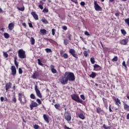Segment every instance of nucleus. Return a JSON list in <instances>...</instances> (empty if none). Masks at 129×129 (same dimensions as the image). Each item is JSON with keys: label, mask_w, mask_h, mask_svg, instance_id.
Listing matches in <instances>:
<instances>
[{"label": "nucleus", "mask_w": 129, "mask_h": 129, "mask_svg": "<svg viewBox=\"0 0 129 129\" xmlns=\"http://www.w3.org/2000/svg\"><path fill=\"white\" fill-rule=\"evenodd\" d=\"M18 100L20 101V103L22 105H24L27 103V99H26V96L24 95V94H22V93L18 94Z\"/></svg>", "instance_id": "f257e3e1"}, {"label": "nucleus", "mask_w": 129, "mask_h": 129, "mask_svg": "<svg viewBox=\"0 0 129 129\" xmlns=\"http://www.w3.org/2000/svg\"><path fill=\"white\" fill-rule=\"evenodd\" d=\"M65 77H67L68 81H74L75 80V76L73 73H66Z\"/></svg>", "instance_id": "f03ea898"}, {"label": "nucleus", "mask_w": 129, "mask_h": 129, "mask_svg": "<svg viewBox=\"0 0 129 129\" xmlns=\"http://www.w3.org/2000/svg\"><path fill=\"white\" fill-rule=\"evenodd\" d=\"M71 96L73 100L76 101V102H78V103H82V102H83L82 100L80 99V98H79V96H78V95L77 94H72Z\"/></svg>", "instance_id": "7ed1b4c3"}, {"label": "nucleus", "mask_w": 129, "mask_h": 129, "mask_svg": "<svg viewBox=\"0 0 129 129\" xmlns=\"http://www.w3.org/2000/svg\"><path fill=\"white\" fill-rule=\"evenodd\" d=\"M18 56L20 59H25L26 58V51L23 50L22 49L18 50Z\"/></svg>", "instance_id": "20e7f679"}, {"label": "nucleus", "mask_w": 129, "mask_h": 129, "mask_svg": "<svg viewBox=\"0 0 129 129\" xmlns=\"http://www.w3.org/2000/svg\"><path fill=\"white\" fill-rule=\"evenodd\" d=\"M59 82L62 84V85H65V84H67V83H68V80L67 77L66 76L65 77V75L64 77H61L59 78Z\"/></svg>", "instance_id": "39448f33"}, {"label": "nucleus", "mask_w": 129, "mask_h": 129, "mask_svg": "<svg viewBox=\"0 0 129 129\" xmlns=\"http://www.w3.org/2000/svg\"><path fill=\"white\" fill-rule=\"evenodd\" d=\"M69 53L72 55V56H73V57H74V58H76V59H78V55L76 54V51L74 49H70Z\"/></svg>", "instance_id": "423d86ee"}, {"label": "nucleus", "mask_w": 129, "mask_h": 129, "mask_svg": "<svg viewBox=\"0 0 129 129\" xmlns=\"http://www.w3.org/2000/svg\"><path fill=\"white\" fill-rule=\"evenodd\" d=\"M64 118L67 121H71V113L67 112L64 113Z\"/></svg>", "instance_id": "0eeeda50"}, {"label": "nucleus", "mask_w": 129, "mask_h": 129, "mask_svg": "<svg viewBox=\"0 0 129 129\" xmlns=\"http://www.w3.org/2000/svg\"><path fill=\"white\" fill-rule=\"evenodd\" d=\"M94 8L95 11H97V12L102 11V8H101L100 6L98 5V4H97V2L96 1H94Z\"/></svg>", "instance_id": "6e6552de"}, {"label": "nucleus", "mask_w": 129, "mask_h": 129, "mask_svg": "<svg viewBox=\"0 0 129 129\" xmlns=\"http://www.w3.org/2000/svg\"><path fill=\"white\" fill-rule=\"evenodd\" d=\"M35 90L36 93V95L38 96V97H39V98H42V94H41V92H40V90L38 89V86H35Z\"/></svg>", "instance_id": "1a4fd4ad"}, {"label": "nucleus", "mask_w": 129, "mask_h": 129, "mask_svg": "<svg viewBox=\"0 0 129 129\" xmlns=\"http://www.w3.org/2000/svg\"><path fill=\"white\" fill-rule=\"evenodd\" d=\"M11 72L12 75L13 76H15V75L17 74V69H16V67H15V66H12L11 67Z\"/></svg>", "instance_id": "9d476101"}, {"label": "nucleus", "mask_w": 129, "mask_h": 129, "mask_svg": "<svg viewBox=\"0 0 129 129\" xmlns=\"http://www.w3.org/2000/svg\"><path fill=\"white\" fill-rule=\"evenodd\" d=\"M5 88L6 92H8V91H9V89H10V88H12V83H11V82L7 83L6 84Z\"/></svg>", "instance_id": "9b49d317"}, {"label": "nucleus", "mask_w": 129, "mask_h": 129, "mask_svg": "<svg viewBox=\"0 0 129 129\" xmlns=\"http://www.w3.org/2000/svg\"><path fill=\"white\" fill-rule=\"evenodd\" d=\"M128 42V39H122L119 41V43L120 44H121V45H126V44H127Z\"/></svg>", "instance_id": "f8f14e48"}, {"label": "nucleus", "mask_w": 129, "mask_h": 129, "mask_svg": "<svg viewBox=\"0 0 129 129\" xmlns=\"http://www.w3.org/2000/svg\"><path fill=\"white\" fill-rule=\"evenodd\" d=\"M60 54L61 57H62V58H64V59H68V54H67V53L63 54V50H61L60 51Z\"/></svg>", "instance_id": "ddd939ff"}, {"label": "nucleus", "mask_w": 129, "mask_h": 129, "mask_svg": "<svg viewBox=\"0 0 129 129\" xmlns=\"http://www.w3.org/2000/svg\"><path fill=\"white\" fill-rule=\"evenodd\" d=\"M43 117L46 122H47V123H49V122H50V121L49 120V116L48 115L44 114Z\"/></svg>", "instance_id": "4468645a"}, {"label": "nucleus", "mask_w": 129, "mask_h": 129, "mask_svg": "<svg viewBox=\"0 0 129 129\" xmlns=\"http://www.w3.org/2000/svg\"><path fill=\"white\" fill-rule=\"evenodd\" d=\"M94 70H95V71H99V70H101V67L97 64H95L94 65Z\"/></svg>", "instance_id": "2eb2a0df"}, {"label": "nucleus", "mask_w": 129, "mask_h": 129, "mask_svg": "<svg viewBox=\"0 0 129 129\" xmlns=\"http://www.w3.org/2000/svg\"><path fill=\"white\" fill-rule=\"evenodd\" d=\"M37 106H38V104L37 103L33 102L31 103V104L30 105L31 110H33V108H34V107H37Z\"/></svg>", "instance_id": "dca6fc26"}, {"label": "nucleus", "mask_w": 129, "mask_h": 129, "mask_svg": "<svg viewBox=\"0 0 129 129\" xmlns=\"http://www.w3.org/2000/svg\"><path fill=\"white\" fill-rule=\"evenodd\" d=\"M31 15L33 16L34 19H35L36 20H39V17L38 15L36 14V12H32Z\"/></svg>", "instance_id": "f3484780"}, {"label": "nucleus", "mask_w": 129, "mask_h": 129, "mask_svg": "<svg viewBox=\"0 0 129 129\" xmlns=\"http://www.w3.org/2000/svg\"><path fill=\"white\" fill-rule=\"evenodd\" d=\"M15 27V24L13 23H11L8 25V29L10 31H13L14 27Z\"/></svg>", "instance_id": "a211bd4d"}, {"label": "nucleus", "mask_w": 129, "mask_h": 129, "mask_svg": "<svg viewBox=\"0 0 129 129\" xmlns=\"http://www.w3.org/2000/svg\"><path fill=\"white\" fill-rule=\"evenodd\" d=\"M39 77V73L35 72L32 76L33 79H37Z\"/></svg>", "instance_id": "6ab92c4d"}, {"label": "nucleus", "mask_w": 129, "mask_h": 129, "mask_svg": "<svg viewBox=\"0 0 129 129\" xmlns=\"http://www.w3.org/2000/svg\"><path fill=\"white\" fill-rule=\"evenodd\" d=\"M50 69L51 70V72H52L53 74L57 73V70L55 69L54 66L51 65Z\"/></svg>", "instance_id": "aec40b11"}, {"label": "nucleus", "mask_w": 129, "mask_h": 129, "mask_svg": "<svg viewBox=\"0 0 129 129\" xmlns=\"http://www.w3.org/2000/svg\"><path fill=\"white\" fill-rule=\"evenodd\" d=\"M124 109L127 111H129V106L125 103H123Z\"/></svg>", "instance_id": "412c9836"}, {"label": "nucleus", "mask_w": 129, "mask_h": 129, "mask_svg": "<svg viewBox=\"0 0 129 129\" xmlns=\"http://www.w3.org/2000/svg\"><path fill=\"white\" fill-rule=\"evenodd\" d=\"M54 107L58 110H61V106L59 104H56L54 105Z\"/></svg>", "instance_id": "4be33fe9"}, {"label": "nucleus", "mask_w": 129, "mask_h": 129, "mask_svg": "<svg viewBox=\"0 0 129 129\" xmlns=\"http://www.w3.org/2000/svg\"><path fill=\"white\" fill-rule=\"evenodd\" d=\"M79 117L81 118V119H85V116L82 113H81L79 114Z\"/></svg>", "instance_id": "5701e85b"}, {"label": "nucleus", "mask_w": 129, "mask_h": 129, "mask_svg": "<svg viewBox=\"0 0 129 129\" xmlns=\"http://www.w3.org/2000/svg\"><path fill=\"white\" fill-rule=\"evenodd\" d=\"M115 104L116 105H119V104H121V103L120 102V100L118 98H116L115 100Z\"/></svg>", "instance_id": "b1692460"}, {"label": "nucleus", "mask_w": 129, "mask_h": 129, "mask_svg": "<svg viewBox=\"0 0 129 129\" xmlns=\"http://www.w3.org/2000/svg\"><path fill=\"white\" fill-rule=\"evenodd\" d=\"M103 103L105 105V107H106V108H107V107H108V105H107V102H106V99H105V98H102Z\"/></svg>", "instance_id": "393cba45"}, {"label": "nucleus", "mask_w": 129, "mask_h": 129, "mask_svg": "<svg viewBox=\"0 0 129 129\" xmlns=\"http://www.w3.org/2000/svg\"><path fill=\"white\" fill-rule=\"evenodd\" d=\"M90 77L91 78H95L96 77V73L94 72H92V73L90 75Z\"/></svg>", "instance_id": "a878e982"}, {"label": "nucleus", "mask_w": 129, "mask_h": 129, "mask_svg": "<svg viewBox=\"0 0 129 129\" xmlns=\"http://www.w3.org/2000/svg\"><path fill=\"white\" fill-rule=\"evenodd\" d=\"M41 34H43V35H45L47 33V30L46 29H41L40 30Z\"/></svg>", "instance_id": "bb28decb"}, {"label": "nucleus", "mask_w": 129, "mask_h": 129, "mask_svg": "<svg viewBox=\"0 0 129 129\" xmlns=\"http://www.w3.org/2000/svg\"><path fill=\"white\" fill-rule=\"evenodd\" d=\"M17 9L21 12H24L25 11V7L23 6L22 7H17Z\"/></svg>", "instance_id": "cd10ccee"}, {"label": "nucleus", "mask_w": 129, "mask_h": 129, "mask_svg": "<svg viewBox=\"0 0 129 129\" xmlns=\"http://www.w3.org/2000/svg\"><path fill=\"white\" fill-rule=\"evenodd\" d=\"M4 36L5 39H9V38H10V35H9V33H4Z\"/></svg>", "instance_id": "c85d7f7f"}, {"label": "nucleus", "mask_w": 129, "mask_h": 129, "mask_svg": "<svg viewBox=\"0 0 129 129\" xmlns=\"http://www.w3.org/2000/svg\"><path fill=\"white\" fill-rule=\"evenodd\" d=\"M30 42L31 43V45H35V39L33 37H31Z\"/></svg>", "instance_id": "c756f323"}, {"label": "nucleus", "mask_w": 129, "mask_h": 129, "mask_svg": "<svg viewBox=\"0 0 129 129\" xmlns=\"http://www.w3.org/2000/svg\"><path fill=\"white\" fill-rule=\"evenodd\" d=\"M14 63H15V65L16 66L17 68H18V67H19V62L17 61L16 58H15Z\"/></svg>", "instance_id": "7c9ffc66"}, {"label": "nucleus", "mask_w": 129, "mask_h": 129, "mask_svg": "<svg viewBox=\"0 0 129 129\" xmlns=\"http://www.w3.org/2000/svg\"><path fill=\"white\" fill-rule=\"evenodd\" d=\"M12 101H13V102L14 103H17V98H16V96H13L12 97Z\"/></svg>", "instance_id": "2f4dec72"}, {"label": "nucleus", "mask_w": 129, "mask_h": 129, "mask_svg": "<svg viewBox=\"0 0 129 129\" xmlns=\"http://www.w3.org/2000/svg\"><path fill=\"white\" fill-rule=\"evenodd\" d=\"M63 43H64V44L66 46L68 45V44H69V41L67 39H64Z\"/></svg>", "instance_id": "473e14b6"}, {"label": "nucleus", "mask_w": 129, "mask_h": 129, "mask_svg": "<svg viewBox=\"0 0 129 129\" xmlns=\"http://www.w3.org/2000/svg\"><path fill=\"white\" fill-rule=\"evenodd\" d=\"M90 61L92 64H94V63H95V59L94 58V57H91L90 58Z\"/></svg>", "instance_id": "72a5a7b5"}, {"label": "nucleus", "mask_w": 129, "mask_h": 129, "mask_svg": "<svg viewBox=\"0 0 129 129\" xmlns=\"http://www.w3.org/2000/svg\"><path fill=\"white\" fill-rule=\"evenodd\" d=\"M121 34L123 35V36H125L126 35V31L124 29L121 30Z\"/></svg>", "instance_id": "f704fd0d"}, {"label": "nucleus", "mask_w": 129, "mask_h": 129, "mask_svg": "<svg viewBox=\"0 0 129 129\" xmlns=\"http://www.w3.org/2000/svg\"><path fill=\"white\" fill-rule=\"evenodd\" d=\"M42 22L44 23V24H48V21L45 18L42 19Z\"/></svg>", "instance_id": "c9c22d12"}, {"label": "nucleus", "mask_w": 129, "mask_h": 129, "mask_svg": "<svg viewBox=\"0 0 129 129\" xmlns=\"http://www.w3.org/2000/svg\"><path fill=\"white\" fill-rule=\"evenodd\" d=\"M45 50L46 53H51L52 52V50L50 48H46Z\"/></svg>", "instance_id": "e433bc0d"}, {"label": "nucleus", "mask_w": 129, "mask_h": 129, "mask_svg": "<svg viewBox=\"0 0 129 129\" xmlns=\"http://www.w3.org/2000/svg\"><path fill=\"white\" fill-rule=\"evenodd\" d=\"M37 62L38 65H40V66H43V65H44L43 63H42V62H41V60L40 59H37Z\"/></svg>", "instance_id": "4c0bfd02"}, {"label": "nucleus", "mask_w": 129, "mask_h": 129, "mask_svg": "<svg viewBox=\"0 0 129 129\" xmlns=\"http://www.w3.org/2000/svg\"><path fill=\"white\" fill-rule=\"evenodd\" d=\"M101 111H102V110L101 109V108L98 107L97 108V113H100V112H101Z\"/></svg>", "instance_id": "58836bf2"}, {"label": "nucleus", "mask_w": 129, "mask_h": 129, "mask_svg": "<svg viewBox=\"0 0 129 129\" xmlns=\"http://www.w3.org/2000/svg\"><path fill=\"white\" fill-rule=\"evenodd\" d=\"M118 60V57L117 56H114V57L112 59V62H115L117 61Z\"/></svg>", "instance_id": "ea45409f"}, {"label": "nucleus", "mask_w": 129, "mask_h": 129, "mask_svg": "<svg viewBox=\"0 0 129 129\" xmlns=\"http://www.w3.org/2000/svg\"><path fill=\"white\" fill-rule=\"evenodd\" d=\"M124 22H125V24H127L128 26L129 27V18L125 19L124 20Z\"/></svg>", "instance_id": "a19ab883"}, {"label": "nucleus", "mask_w": 129, "mask_h": 129, "mask_svg": "<svg viewBox=\"0 0 129 129\" xmlns=\"http://www.w3.org/2000/svg\"><path fill=\"white\" fill-rule=\"evenodd\" d=\"M48 12L49 10L47 9H46V8H45L42 11V12L44 13H48Z\"/></svg>", "instance_id": "79ce46f5"}, {"label": "nucleus", "mask_w": 129, "mask_h": 129, "mask_svg": "<svg viewBox=\"0 0 129 129\" xmlns=\"http://www.w3.org/2000/svg\"><path fill=\"white\" fill-rule=\"evenodd\" d=\"M39 127H40V126H39V125H38V124H34V129H39Z\"/></svg>", "instance_id": "37998d69"}, {"label": "nucleus", "mask_w": 129, "mask_h": 129, "mask_svg": "<svg viewBox=\"0 0 129 129\" xmlns=\"http://www.w3.org/2000/svg\"><path fill=\"white\" fill-rule=\"evenodd\" d=\"M84 55L85 57H87V56H88V53L87 52V51L86 50H85L84 51Z\"/></svg>", "instance_id": "c03bdc74"}, {"label": "nucleus", "mask_w": 129, "mask_h": 129, "mask_svg": "<svg viewBox=\"0 0 129 129\" xmlns=\"http://www.w3.org/2000/svg\"><path fill=\"white\" fill-rule=\"evenodd\" d=\"M30 98H31V99H35V95H34V94H31L30 95Z\"/></svg>", "instance_id": "a18cd8bd"}, {"label": "nucleus", "mask_w": 129, "mask_h": 129, "mask_svg": "<svg viewBox=\"0 0 129 129\" xmlns=\"http://www.w3.org/2000/svg\"><path fill=\"white\" fill-rule=\"evenodd\" d=\"M4 56L5 58H8V57H9V54H8V53L7 52H4Z\"/></svg>", "instance_id": "49530a36"}, {"label": "nucleus", "mask_w": 129, "mask_h": 129, "mask_svg": "<svg viewBox=\"0 0 129 129\" xmlns=\"http://www.w3.org/2000/svg\"><path fill=\"white\" fill-rule=\"evenodd\" d=\"M22 73H23V70H22V69L21 68H20L19 69V74H22Z\"/></svg>", "instance_id": "de8ad7c7"}, {"label": "nucleus", "mask_w": 129, "mask_h": 129, "mask_svg": "<svg viewBox=\"0 0 129 129\" xmlns=\"http://www.w3.org/2000/svg\"><path fill=\"white\" fill-rule=\"evenodd\" d=\"M85 35H86V36H90V34H89L87 31H85Z\"/></svg>", "instance_id": "09e8293b"}, {"label": "nucleus", "mask_w": 129, "mask_h": 129, "mask_svg": "<svg viewBox=\"0 0 129 129\" xmlns=\"http://www.w3.org/2000/svg\"><path fill=\"white\" fill-rule=\"evenodd\" d=\"M81 98H82V100H85V97L84 96V95H81L80 96Z\"/></svg>", "instance_id": "8fccbe9b"}, {"label": "nucleus", "mask_w": 129, "mask_h": 129, "mask_svg": "<svg viewBox=\"0 0 129 129\" xmlns=\"http://www.w3.org/2000/svg\"><path fill=\"white\" fill-rule=\"evenodd\" d=\"M55 31H56V30H55L54 29H52V34L53 36L55 35Z\"/></svg>", "instance_id": "3c124183"}, {"label": "nucleus", "mask_w": 129, "mask_h": 129, "mask_svg": "<svg viewBox=\"0 0 129 129\" xmlns=\"http://www.w3.org/2000/svg\"><path fill=\"white\" fill-rule=\"evenodd\" d=\"M119 12H117L115 14V16H116V17H117L118 18V17H119Z\"/></svg>", "instance_id": "603ef678"}, {"label": "nucleus", "mask_w": 129, "mask_h": 129, "mask_svg": "<svg viewBox=\"0 0 129 129\" xmlns=\"http://www.w3.org/2000/svg\"><path fill=\"white\" fill-rule=\"evenodd\" d=\"M122 65L123 66H124V67H125L126 69L127 68V67H126V64H125V61H123L122 62Z\"/></svg>", "instance_id": "864d4df0"}, {"label": "nucleus", "mask_w": 129, "mask_h": 129, "mask_svg": "<svg viewBox=\"0 0 129 129\" xmlns=\"http://www.w3.org/2000/svg\"><path fill=\"white\" fill-rule=\"evenodd\" d=\"M38 8H39V9H40V10H43V9H44V7H43V5H39L38 6Z\"/></svg>", "instance_id": "5fc2aeb1"}, {"label": "nucleus", "mask_w": 129, "mask_h": 129, "mask_svg": "<svg viewBox=\"0 0 129 129\" xmlns=\"http://www.w3.org/2000/svg\"><path fill=\"white\" fill-rule=\"evenodd\" d=\"M36 101H37V102L38 104H41V100H40L39 99H37L36 100Z\"/></svg>", "instance_id": "6e6d98bb"}, {"label": "nucleus", "mask_w": 129, "mask_h": 129, "mask_svg": "<svg viewBox=\"0 0 129 129\" xmlns=\"http://www.w3.org/2000/svg\"><path fill=\"white\" fill-rule=\"evenodd\" d=\"M81 6H82V7L85 6V3L84 2H82L80 3Z\"/></svg>", "instance_id": "4d7b16f0"}, {"label": "nucleus", "mask_w": 129, "mask_h": 129, "mask_svg": "<svg viewBox=\"0 0 129 129\" xmlns=\"http://www.w3.org/2000/svg\"><path fill=\"white\" fill-rule=\"evenodd\" d=\"M109 110L110 112H112V110H111V105H109Z\"/></svg>", "instance_id": "13d9d810"}, {"label": "nucleus", "mask_w": 129, "mask_h": 129, "mask_svg": "<svg viewBox=\"0 0 129 129\" xmlns=\"http://www.w3.org/2000/svg\"><path fill=\"white\" fill-rule=\"evenodd\" d=\"M62 29H63V30H64V31H66V30H67V26H63L62 27Z\"/></svg>", "instance_id": "bf43d9fd"}, {"label": "nucleus", "mask_w": 129, "mask_h": 129, "mask_svg": "<svg viewBox=\"0 0 129 129\" xmlns=\"http://www.w3.org/2000/svg\"><path fill=\"white\" fill-rule=\"evenodd\" d=\"M28 25H29L30 28H33V24H32V23H28Z\"/></svg>", "instance_id": "052dcab7"}, {"label": "nucleus", "mask_w": 129, "mask_h": 129, "mask_svg": "<svg viewBox=\"0 0 129 129\" xmlns=\"http://www.w3.org/2000/svg\"><path fill=\"white\" fill-rule=\"evenodd\" d=\"M72 37V35L71 34L69 35V40L71 41V38Z\"/></svg>", "instance_id": "680f3d73"}, {"label": "nucleus", "mask_w": 129, "mask_h": 129, "mask_svg": "<svg viewBox=\"0 0 129 129\" xmlns=\"http://www.w3.org/2000/svg\"><path fill=\"white\" fill-rule=\"evenodd\" d=\"M4 100H5V98H4V97H1V101H2V102H3V101H4Z\"/></svg>", "instance_id": "e2e57ef3"}, {"label": "nucleus", "mask_w": 129, "mask_h": 129, "mask_svg": "<svg viewBox=\"0 0 129 129\" xmlns=\"http://www.w3.org/2000/svg\"><path fill=\"white\" fill-rule=\"evenodd\" d=\"M64 129H71V128H70L69 127L67 126L66 125H64Z\"/></svg>", "instance_id": "0e129e2a"}, {"label": "nucleus", "mask_w": 129, "mask_h": 129, "mask_svg": "<svg viewBox=\"0 0 129 129\" xmlns=\"http://www.w3.org/2000/svg\"><path fill=\"white\" fill-rule=\"evenodd\" d=\"M5 101L6 102H8V101H9V99H8V98H7V97H5Z\"/></svg>", "instance_id": "69168bd1"}, {"label": "nucleus", "mask_w": 129, "mask_h": 129, "mask_svg": "<svg viewBox=\"0 0 129 129\" xmlns=\"http://www.w3.org/2000/svg\"><path fill=\"white\" fill-rule=\"evenodd\" d=\"M103 127H104V128H105V129H107V126L105 125V124H103Z\"/></svg>", "instance_id": "338daca9"}, {"label": "nucleus", "mask_w": 129, "mask_h": 129, "mask_svg": "<svg viewBox=\"0 0 129 129\" xmlns=\"http://www.w3.org/2000/svg\"><path fill=\"white\" fill-rule=\"evenodd\" d=\"M126 119H129V113H128L126 115Z\"/></svg>", "instance_id": "774afa93"}]
</instances>
